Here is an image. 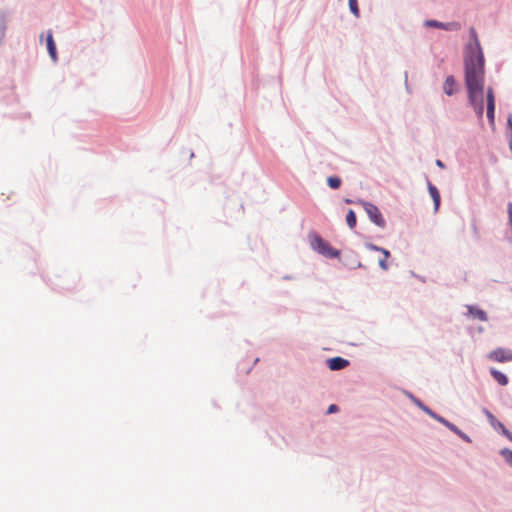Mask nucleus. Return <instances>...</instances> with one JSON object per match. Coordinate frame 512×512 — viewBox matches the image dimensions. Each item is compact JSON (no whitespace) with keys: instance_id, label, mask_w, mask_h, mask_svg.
<instances>
[{"instance_id":"f257e3e1","label":"nucleus","mask_w":512,"mask_h":512,"mask_svg":"<svg viewBox=\"0 0 512 512\" xmlns=\"http://www.w3.org/2000/svg\"><path fill=\"white\" fill-rule=\"evenodd\" d=\"M470 43L464 55L465 85L468 93V101L479 119L484 114V83H485V60L474 28L470 29Z\"/></svg>"},{"instance_id":"f03ea898","label":"nucleus","mask_w":512,"mask_h":512,"mask_svg":"<svg viewBox=\"0 0 512 512\" xmlns=\"http://www.w3.org/2000/svg\"><path fill=\"white\" fill-rule=\"evenodd\" d=\"M311 246L319 254H322L328 258H337L340 255L338 250L331 247L330 244L319 235H314L311 238Z\"/></svg>"},{"instance_id":"7ed1b4c3","label":"nucleus","mask_w":512,"mask_h":512,"mask_svg":"<svg viewBox=\"0 0 512 512\" xmlns=\"http://www.w3.org/2000/svg\"><path fill=\"white\" fill-rule=\"evenodd\" d=\"M359 203L362 205L364 211L367 213L369 219L378 227L384 228L386 225L385 219L383 218L380 210L377 206L370 202L366 201H359Z\"/></svg>"},{"instance_id":"20e7f679","label":"nucleus","mask_w":512,"mask_h":512,"mask_svg":"<svg viewBox=\"0 0 512 512\" xmlns=\"http://www.w3.org/2000/svg\"><path fill=\"white\" fill-rule=\"evenodd\" d=\"M486 106H487V118L491 126H494L495 119V96L492 87H488L486 90Z\"/></svg>"},{"instance_id":"39448f33","label":"nucleus","mask_w":512,"mask_h":512,"mask_svg":"<svg viewBox=\"0 0 512 512\" xmlns=\"http://www.w3.org/2000/svg\"><path fill=\"white\" fill-rule=\"evenodd\" d=\"M489 359L496 362L512 361V351L503 348H498L489 354Z\"/></svg>"},{"instance_id":"423d86ee","label":"nucleus","mask_w":512,"mask_h":512,"mask_svg":"<svg viewBox=\"0 0 512 512\" xmlns=\"http://www.w3.org/2000/svg\"><path fill=\"white\" fill-rule=\"evenodd\" d=\"M424 25L426 27L444 29L449 31L458 30L460 28V25L456 22L443 23L436 20H426Z\"/></svg>"},{"instance_id":"0eeeda50","label":"nucleus","mask_w":512,"mask_h":512,"mask_svg":"<svg viewBox=\"0 0 512 512\" xmlns=\"http://www.w3.org/2000/svg\"><path fill=\"white\" fill-rule=\"evenodd\" d=\"M368 248L371 250L379 251L383 254L384 257H382V259L379 260V266L383 270H388L389 266H388L387 260L390 257V252L384 248L378 247L373 244L368 245Z\"/></svg>"},{"instance_id":"6e6552de","label":"nucleus","mask_w":512,"mask_h":512,"mask_svg":"<svg viewBox=\"0 0 512 512\" xmlns=\"http://www.w3.org/2000/svg\"><path fill=\"white\" fill-rule=\"evenodd\" d=\"M349 365V361L342 357H334L328 360V367L331 370H341Z\"/></svg>"},{"instance_id":"1a4fd4ad","label":"nucleus","mask_w":512,"mask_h":512,"mask_svg":"<svg viewBox=\"0 0 512 512\" xmlns=\"http://www.w3.org/2000/svg\"><path fill=\"white\" fill-rule=\"evenodd\" d=\"M46 44H47V49H48L50 57L52 58L53 61H56L57 60L56 44L54 42L53 35H52L51 31H49L47 33Z\"/></svg>"},{"instance_id":"9d476101","label":"nucleus","mask_w":512,"mask_h":512,"mask_svg":"<svg viewBox=\"0 0 512 512\" xmlns=\"http://www.w3.org/2000/svg\"><path fill=\"white\" fill-rule=\"evenodd\" d=\"M443 90L448 96L453 95L456 92V81L454 76L450 75L446 78Z\"/></svg>"},{"instance_id":"9b49d317","label":"nucleus","mask_w":512,"mask_h":512,"mask_svg":"<svg viewBox=\"0 0 512 512\" xmlns=\"http://www.w3.org/2000/svg\"><path fill=\"white\" fill-rule=\"evenodd\" d=\"M428 190H429L430 196L432 197L433 202H434V210L438 211L439 206H440V201H441L440 193H439L438 189L434 185H432L430 182L428 183Z\"/></svg>"},{"instance_id":"f8f14e48","label":"nucleus","mask_w":512,"mask_h":512,"mask_svg":"<svg viewBox=\"0 0 512 512\" xmlns=\"http://www.w3.org/2000/svg\"><path fill=\"white\" fill-rule=\"evenodd\" d=\"M468 312L469 314L474 317V318H477L481 321H487V314L484 310L482 309H479L477 307H474V306H468Z\"/></svg>"},{"instance_id":"ddd939ff","label":"nucleus","mask_w":512,"mask_h":512,"mask_svg":"<svg viewBox=\"0 0 512 512\" xmlns=\"http://www.w3.org/2000/svg\"><path fill=\"white\" fill-rule=\"evenodd\" d=\"M490 373H491V375L493 376V378H494V379H495V380H496L500 385L505 386V385H507V384H508V378H507V376H506L504 373H502V372H500V371H498V370H496V369H494V368H492V369L490 370Z\"/></svg>"},{"instance_id":"4468645a","label":"nucleus","mask_w":512,"mask_h":512,"mask_svg":"<svg viewBox=\"0 0 512 512\" xmlns=\"http://www.w3.org/2000/svg\"><path fill=\"white\" fill-rule=\"evenodd\" d=\"M346 222L349 228L353 229L356 226V215L353 210H349L346 215Z\"/></svg>"},{"instance_id":"2eb2a0df","label":"nucleus","mask_w":512,"mask_h":512,"mask_svg":"<svg viewBox=\"0 0 512 512\" xmlns=\"http://www.w3.org/2000/svg\"><path fill=\"white\" fill-rule=\"evenodd\" d=\"M327 183L332 189H338L341 185V179L336 176H330L327 179Z\"/></svg>"},{"instance_id":"dca6fc26","label":"nucleus","mask_w":512,"mask_h":512,"mask_svg":"<svg viewBox=\"0 0 512 512\" xmlns=\"http://www.w3.org/2000/svg\"><path fill=\"white\" fill-rule=\"evenodd\" d=\"M349 1V7H350V10L351 12L355 15V16H359V9H358V5H357V0H348Z\"/></svg>"},{"instance_id":"f3484780","label":"nucleus","mask_w":512,"mask_h":512,"mask_svg":"<svg viewBox=\"0 0 512 512\" xmlns=\"http://www.w3.org/2000/svg\"><path fill=\"white\" fill-rule=\"evenodd\" d=\"M498 427L501 429L502 433H503V434H504L508 439L512 440V434L510 433V431H509V430H507V429L505 428V426H504L502 423L498 422Z\"/></svg>"},{"instance_id":"a211bd4d","label":"nucleus","mask_w":512,"mask_h":512,"mask_svg":"<svg viewBox=\"0 0 512 512\" xmlns=\"http://www.w3.org/2000/svg\"><path fill=\"white\" fill-rule=\"evenodd\" d=\"M439 421L444 423L450 430L454 431L455 433L458 432V428L454 424L449 423L447 420H445L441 417L439 418Z\"/></svg>"},{"instance_id":"6ab92c4d","label":"nucleus","mask_w":512,"mask_h":512,"mask_svg":"<svg viewBox=\"0 0 512 512\" xmlns=\"http://www.w3.org/2000/svg\"><path fill=\"white\" fill-rule=\"evenodd\" d=\"M338 410V407L335 404H331L328 408V413H334Z\"/></svg>"},{"instance_id":"aec40b11","label":"nucleus","mask_w":512,"mask_h":512,"mask_svg":"<svg viewBox=\"0 0 512 512\" xmlns=\"http://www.w3.org/2000/svg\"><path fill=\"white\" fill-rule=\"evenodd\" d=\"M507 462L512 466V452H509L507 458H506Z\"/></svg>"},{"instance_id":"412c9836","label":"nucleus","mask_w":512,"mask_h":512,"mask_svg":"<svg viewBox=\"0 0 512 512\" xmlns=\"http://www.w3.org/2000/svg\"><path fill=\"white\" fill-rule=\"evenodd\" d=\"M436 165H437L438 167L442 168V169L445 167L444 163H443L441 160H439V159H438V160H436Z\"/></svg>"},{"instance_id":"4be33fe9","label":"nucleus","mask_w":512,"mask_h":512,"mask_svg":"<svg viewBox=\"0 0 512 512\" xmlns=\"http://www.w3.org/2000/svg\"><path fill=\"white\" fill-rule=\"evenodd\" d=\"M458 435H460L463 439L465 440H469L468 437L466 435H464L461 431L458 430V432H456Z\"/></svg>"},{"instance_id":"5701e85b","label":"nucleus","mask_w":512,"mask_h":512,"mask_svg":"<svg viewBox=\"0 0 512 512\" xmlns=\"http://www.w3.org/2000/svg\"><path fill=\"white\" fill-rule=\"evenodd\" d=\"M487 415H488L489 419L494 420V416L491 413L488 412Z\"/></svg>"},{"instance_id":"b1692460","label":"nucleus","mask_w":512,"mask_h":512,"mask_svg":"<svg viewBox=\"0 0 512 512\" xmlns=\"http://www.w3.org/2000/svg\"><path fill=\"white\" fill-rule=\"evenodd\" d=\"M345 202H346V203H352V201H351V200H349V199H346V200H345Z\"/></svg>"}]
</instances>
